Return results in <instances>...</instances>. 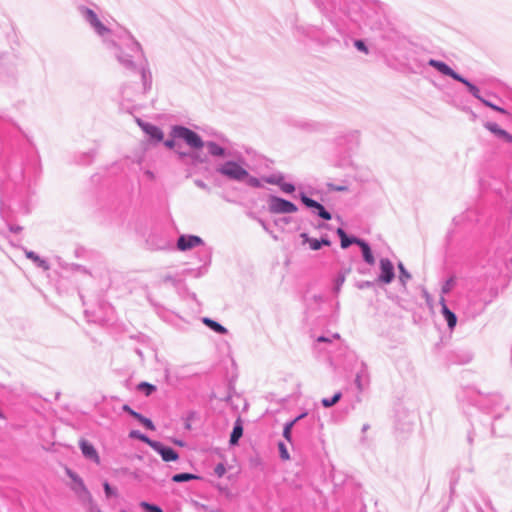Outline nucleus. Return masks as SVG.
Masks as SVG:
<instances>
[{
  "mask_svg": "<svg viewBox=\"0 0 512 512\" xmlns=\"http://www.w3.org/2000/svg\"><path fill=\"white\" fill-rule=\"evenodd\" d=\"M81 18L91 27V29L100 36L108 47L115 49L114 55L118 62L128 71L137 73L142 82V90L132 92L128 85H124L121 89L123 101L131 102L138 95L146 94L152 87V74L145 59L141 44L126 29L113 31L101 22L97 13L84 5L77 8ZM122 109L132 112L134 106L125 107L124 102L121 103Z\"/></svg>",
  "mask_w": 512,
  "mask_h": 512,
  "instance_id": "obj_1",
  "label": "nucleus"
},
{
  "mask_svg": "<svg viewBox=\"0 0 512 512\" xmlns=\"http://www.w3.org/2000/svg\"><path fill=\"white\" fill-rule=\"evenodd\" d=\"M484 127L503 141L512 143V135L506 130L501 129L496 123L487 122Z\"/></svg>",
  "mask_w": 512,
  "mask_h": 512,
  "instance_id": "obj_16",
  "label": "nucleus"
},
{
  "mask_svg": "<svg viewBox=\"0 0 512 512\" xmlns=\"http://www.w3.org/2000/svg\"><path fill=\"white\" fill-rule=\"evenodd\" d=\"M399 269L401 271V281L405 284L406 280L410 279V275L405 271L404 266L400 263Z\"/></svg>",
  "mask_w": 512,
  "mask_h": 512,
  "instance_id": "obj_49",
  "label": "nucleus"
},
{
  "mask_svg": "<svg viewBox=\"0 0 512 512\" xmlns=\"http://www.w3.org/2000/svg\"><path fill=\"white\" fill-rule=\"evenodd\" d=\"M202 322L206 327H208L217 334L225 335L228 333L227 328H225L222 324L209 317H203Z\"/></svg>",
  "mask_w": 512,
  "mask_h": 512,
  "instance_id": "obj_23",
  "label": "nucleus"
},
{
  "mask_svg": "<svg viewBox=\"0 0 512 512\" xmlns=\"http://www.w3.org/2000/svg\"><path fill=\"white\" fill-rule=\"evenodd\" d=\"M63 268L66 270H69V271H76V272H80L83 274H89L86 267H84L83 265H80V264H76V263L66 264L65 266H63Z\"/></svg>",
  "mask_w": 512,
  "mask_h": 512,
  "instance_id": "obj_35",
  "label": "nucleus"
},
{
  "mask_svg": "<svg viewBox=\"0 0 512 512\" xmlns=\"http://www.w3.org/2000/svg\"><path fill=\"white\" fill-rule=\"evenodd\" d=\"M320 241H321L322 247L323 246H330L331 245V240H330V238H329V236L327 234L322 235L321 238H320Z\"/></svg>",
  "mask_w": 512,
  "mask_h": 512,
  "instance_id": "obj_52",
  "label": "nucleus"
},
{
  "mask_svg": "<svg viewBox=\"0 0 512 512\" xmlns=\"http://www.w3.org/2000/svg\"><path fill=\"white\" fill-rule=\"evenodd\" d=\"M103 489L107 498H111L117 494V489L111 486L107 481L104 482Z\"/></svg>",
  "mask_w": 512,
  "mask_h": 512,
  "instance_id": "obj_40",
  "label": "nucleus"
},
{
  "mask_svg": "<svg viewBox=\"0 0 512 512\" xmlns=\"http://www.w3.org/2000/svg\"><path fill=\"white\" fill-rule=\"evenodd\" d=\"M243 423L240 418H238L233 425L232 432L230 434L229 444L230 446H236L239 444L240 438L243 436Z\"/></svg>",
  "mask_w": 512,
  "mask_h": 512,
  "instance_id": "obj_21",
  "label": "nucleus"
},
{
  "mask_svg": "<svg viewBox=\"0 0 512 512\" xmlns=\"http://www.w3.org/2000/svg\"><path fill=\"white\" fill-rule=\"evenodd\" d=\"M359 138L360 133L358 130H347L335 138V143L347 150H352L358 145Z\"/></svg>",
  "mask_w": 512,
  "mask_h": 512,
  "instance_id": "obj_10",
  "label": "nucleus"
},
{
  "mask_svg": "<svg viewBox=\"0 0 512 512\" xmlns=\"http://www.w3.org/2000/svg\"><path fill=\"white\" fill-rule=\"evenodd\" d=\"M146 244L151 250H165L170 247L171 242L165 232L156 229L150 232Z\"/></svg>",
  "mask_w": 512,
  "mask_h": 512,
  "instance_id": "obj_8",
  "label": "nucleus"
},
{
  "mask_svg": "<svg viewBox=\"0 0 512 512\" xmlns=\"http://www.w3.org/2000/svg\"><path fill=\"white\" fill-rule=\"evenodd\" d=\"M254 218L258 221V223L263 227V229L265 231H268V226H267L266 222L263 219L256 218V217H254Z\"/></svg>",
  "mask_w": 512,
  "mask_h": 512,
  "instance_id": "obj_61",
  "label": "nucleus"
},
{
  "mask_svg": "<svg viewBox=\"0 0 512 512\" xmlns=\"http://www.w3.org/2000/svg\"><path fill=\"white\" fill-rule=\"evenodd\" d=\"M345 277L343 275H339L336 279V289L338 290L339 287L344 283Z\"/></svg>",
  "mask_w": 512,
  "mask_h": 512,
  "instance_id": "obj_59",
  "label": "nucleus"
},
{
  "mask_svg": "<svg viewBox=\"0 0 512 512\" xmlns=\"http://www.w3.org/2000/svg\"><path fill=\"white\" fill-rule=\"evenodd\" d=\"M122 410L126 413H128L131 417H133V415L135 414V410L132 409L128 404H124L122 406Z\"/></svg>",
  "mask_w": 512,
  "mask_h": 512,
  "instance_id": "obj_54",
  "label": "nucleus"
},
{
  "mask_svg": "<svg viewBox=\"0 0 512 512\" xmlns=\"http://www.w3.org/2000/svg\"><path fill=\"white\" fill-rule=\"evenodd\" d=\"M175 139H176V138H173V137H171L170 139H166V140L164 141V145H165V147H167L168 149H174V148H175V146H176Z\"/></svg>",
  "mask_w": 512,
  "mask_h": 512,
  "instance_id": "obj_50",
  "label": "nucleus"
},
{
  "mask_svg": "<svg viewBox=\"0 0 512 512\" xmlns=\"http://www.w3.org/2000/svg\"><path fill=\"white\" fill-rule=\"evenodd\" d=\"M177 153L179 155V158H181V159L186 158V157H191L193 159H196L195 155L192 154V153H189V152H181V151H179Z\"/></svg>",
  "mask_w": 512,
  "mask_h": 512,
  "instance_id": "obj_56",
  "label": "nucleus"
},
{
  "mask_svg": "<svg viewBox=\"0 0 512 512\" xmlns=\"http://www.w3.org/2000/svg\"><path fill=\"white\" fill-rule=\"evenodd\" d=\"M195 185L200 188V189H203V190H209V187L208 185L203 181V180H200V179H196L194 181Z\"/></svg>",
  "mask_w": 512,
  "mask_h": 512,
  "instance_id": "obj_51",
  "label": "nucleus"
},
{
  "mask_svg": "<svg viewBox=\"0 0 512 512\" xmlns=\"http://www.w3.org/2000/svg\"><path fill=\"white\" fill-rule=\"evenodd\" d=\"M138 390L143 392L146 396H150L156 391V386L148 382H140L137 386Z\"/></svg>",
  "mask_w": 512,
  "mask_h": 512,
  "instance_id": "obj_33",
  "label": "nucleus"
},
{
  "mask_svg": "<svg viewBox=\"0 0 512 512\" xmlns=\"http://www.w3.org/2000/svg\"><path fill=\"white\" fill-rule=\"evenodd\" d=\"M136 122H137L138 126L142 129V131H143V132H144V128H145V126H146V125H150V124H151V123L146 122V121H144V120H142V119H140V118H137V119H136Z\"/></svg>",
  "mask_w": 512,
  "mask_h": 512,
  "instance_id": "obj_58",
  "label": "nucleus"
},
{
  "mask_svg": "<svg viewBox=\"0 0 512 512\" xmlns=\"http://www.w3.org/2000/svg\"><path fill=\"white\" fill-rule=\"evenodd\" d=\"M203 245V239L200 236L192 234H182L178 237L176 242V247L179 251H188Z\"/></svg>",
  "mask_w": 512,
  "mask_h": 512,
  "instance_id": "obj_11",
  "label": "nucleus"
},
{
  "mask_svg": "<svg viewBox=\"0 0 512 512\" xmlns=\"http://www.w3.org/2000/svg\"><path fill=\"white\" fill-rule=\"evenodd\" d=\"M80 449L85 458L95 461L96 463L99 462L98 453L95 447L90 442L82 440L80 442Z\"/></svg>",
  "mask_w": 512,
  "mask_h": 512,
  "instance_id": "obj_20",
  "label": "nucleus"
},
{
  "mask_svg": "<svg viewBox=\"0 0 512 512\" xmlns=\"http://www.w3.org/2000/svg\"><path fill=\"white\" fill-rule=\"evenodd\" d=\"M145 175L150 179V180H153L155 178V175L152 171L150 170H146L145 171Z\"/></svg>",
  "mask_w": 512,
  "mask_h": 512,
  "instance_id": "obj_63",
  "label": "nucleus"
},
{
  "mask_svg": "<svg viewBox=\"0 0 512 512\" xmlns=\"http://www.w3.org/2000/svg\"><path fill=\"white\" fill-rule=\"evenodd\" d=\"M457 81L463 83L468 88L470 93H472L473 96H475L477 99H479L480 101L484 100L479 94V89L475 85L470 83L468 80L460 76V79H457Z\"/></svg>",
  "mask_w": 512,
  "mask_h": 512,
  "instance_id": "obj_32",
  "label": "nucleus"
},
{
  "mask_svg": "<svg viewBox=\"0 0 512 512\" xmlns=\"http://www.w3.org/2000/svg\"><path fill=\"white\" fill-rule=\"evenodd\" d=\"M214 473L218 477H222L226 473V467L223 463H218L214 468Z\"/></svg>",
  "mask_w": 512,
  "mask_h": 512,
  "instance_id": "obj_44",
  "label": "nucleus"
},
{
  "mask_svg": "<svg viewBox=\"0 0 512 512\" xmlns=\"http://www.w3.org/2000/svg\"><path fill=\"white\" fill-rule=\"evenodd\" d=\"M196 478H197V476L194 474L183 472V473L174 474L172 476V481L176 482V483H183V482H188V481H190L192 479H196Z\"/></svg>",
  "mask_w": 512,
  "mask_h": 512,
  "instance_id": "obj_31",
  "label": "nucleus"
},
{
  "mask_svg": "<svg viewBox=\"0 0 512 512\" xmlns=\"http://www.w3.org/2000/svg\"><path fill=\"white\" fill-rule=\"evenodd\" d=\"M454 285V280L453 279H449L448 281H446V283L442 286V292L444 294H447L451 291L452 287Z\"/></svg>",
  "mask_w": 512,
  "mask_h": 512,
  "instance_id": "obj_48",
  "label": "nucleus"
},
{
  "mask_svg": "<svg viewBox=\"0 0 512 512\" xmlns=\"http://www.w3.org/2000/svg\"><path fill=\"white\" fill-rule=\"evenodd\" d=\"M170 136L183 140L192 149L199 150L204 147V141L201 136L183 125H173L171 127Z\"/></svg>",
  "mask_w": 512,
  "mask_h": 512,
  "instance_id": "obj_4",
  "label": "nucleus"
},
{
  "mask_svg": "<svg viewBox=\"0 0 512 512\" xmlns=\"http://www.w3.org/2000/svg\"><path fill=\"white\" fill-rule=\"evenodd\" d=\"M279 188L286 194H292L296 190V187L293 183L285 182L284 180Z\"/></svg>",
  "mask_w": 512,
  "mask_h": 512,
  "instance_id": "obj_41",
  "label": "nucleus"
},
{
  "mask_svg": "<svg viewBox=\"0 0 512 512\" xmlns=\"http://www.w3.org/2000/svg\"><path fill=\"white\" fill-rule=\"evenodd\" d=\"M367 378L364 376L363 371L357 373L355 377V384L359 391H362L366 385Z\"/></svg>",
  "mask_w": 512,
  "mask_h": 512,
  "instance_id": "obj_36",
  "label": "nucleus"
},
{
  "mask_svg": "<svg viewBox=\"0 0 512 512\" xmlns=\"http://www.w3.org/2000/svg\"><path fill=\"white\" fill-rule=\"evenodd\" d=\"M284 179H285V176L281 172L273 173L271 175L263 177L264 182L271 184V185H277L279 187L281 186Z\"/></svg>",
  "mask_w": 512,
  "mask_h": 512,
  "instance_id": "obj_28",
  "label": "nucleus"
},
{
  "mask_svg": "<svg viewBox=\"0 0 512 512\" xmlns=\"http://www.w3.org/2000/svg\"><path fill=\"white\" fill-rule=\"evenodd\" d=\"M331 188L335 191H344L347 189L345 186H331Z\"/></svg>",
  "mask_w": 512,
  "mask_h": 512,
  "instance_id": "obj_64",
  "label": "nucleus"
},
{
  "mask_svg": "<svg viewBox=\"0 0 512 512\" xmlns=\"http://www.w3.org/2000/svg\"><path fill=\"white\" fill-rule=\"evenodd\" d=\"M318 343H322V342H325V343H330L331 342V339L329 337H326V336H319L316 340Z\"/></svg>",
  "mask_w": 512,
  "mask_h": 512,
  "instance_id": "obj_60",
  "label": "nucleus"
},
{
  "mask_svg": "<svg viewBox=\"0 0 512 512\" xmlns=\"http://www.w3.org/2000/svg\"><path fill=\"white\" fill-rule=\"evenodd\" d=\"M336 233L340 238V245L342 249H347L353 244L360 246L361 242L364 241V239L356 237L354 235H347L345 230L341 227L337 228Z\"/></svg>",
  "mask_w": 512,
  "mask_h": 512,
  "instance_id": "obj_14",
  "label": "nucleus"
},
{
  "mask_svg": "<svg viewBox=\"0 0 512 512\" xmlns=\"http://www.w3.org/2000/svg\"><path fill=\"white\" fill-rule=\"evenodd\" d=\"M279 222H283L284 224H288L290 222V218L289 217H283L281 219H279V221H276V225L279 224Z\"/></svg>",
  "mask_w": 512,
  "mask_h": 512,
  "instance_id": "obj_62",
  "label": "nucleus"
},
{
  "mask_svg": "<svg viewBox=\"0 0 512 512\" xmlns=\"http://www.w3.org/2000/svg\"><path fill=\"white\" fill-rule=\"evenodd\" d=\"M394 277L393 265L386 261V283H389Z\"/></svg>",
  "mask_w": 512,
  "mask_h": 512,
  "instance_id": "obj_43",
  "label": "nucleus"
},
{
  "mask_svg": "<svg viewBox=\"0 0 512 512\" xmlns=\"http://www.w3.org/2000/svg\"><path fill=\"white\" fill-rule=\"evenodd\" d=\"M151 448L157 452L165 462L176 461L179 458V454L174 448L167 446L160 441L155 440Z\"/></svg>",
  "mask_w": 512,
  "mask_h": 512,
  "instance_id": "obj_13",
  "label": "nucleus"
},
{
  "mask_svg": "<svg viewBox=\"0 0 512 512\" xmlns=\"http://www.w3.org/2000/svg\"><path fill=\"white\" fill-rule=\"evenodd\" d=\"M66 473L68 477L72 480V489L76 493H88L82 478L77 473L68 468L66 469Z\"/></svg>",
  "mask_w": 512,
  "mask_h": 512,
  "instance_id": "obj_17",
  "label": "nucleus"
},
{
  "mask_svg": "<svg viewBox=\"0 0 512 512\" xmlns=\"http://www.w3.org/2000/svg\"><path fill=\"white\" fill-rule=\"evenodd\" d=\"M203 258H204V263H205L203 267H200L197 270L185 269L180 274H175V275L166 274V275H163L160 278V280H159V284L160 285L169 284L172 287L177 289V288H179L182 285L183 280H184V278H183L184 276H186V275H188L190 273H193L195 277H201L202 275H204L206 273L207 266L211 262V254H210V252L205 251L204 254H203Z\"/></svg>",
  "mask_w": 512,
  "mask_h": 512,
  "instance_id": "obj_3",
  "label": "nucleus"
},
{
  "mask_svg": "<svg viewBox=\"0 0 512 512\" xmlns=\"http://www.w3.org/2000/svg\"><path fill=\"white\" fill-rule=\"evenodd\" d=\"M129 438L131 439H137L147 445H149L150 447L153 445L154 441L153 439L149 438L147 435H145L144 433L140 432L139 430H131L129 432Z\"/></svg>",
  "mask_w": 512,
  "mask_h": 512,
  "instance_id": "obj_27",
  "label": "nucleus"
},
{
  "mask_svg": "<svg viewBox=\"0 0 512 512\" xmlns=\"http://www.w3.org/2000/svg\"><path fill=\"white\" fill-rule=\"evenodd\" d=\"M307 416H308V413L303 412V413L299 414L298 416H296L291 421H288L285 423L282 435L285 438V440L287 442H289L292 446H293V435H292L293 428L296 427V434H298L300 431V428L302 426L301 421L304 420L305 418H307Z\"/></svg>",
  "mask_w": 512,
  "mask_h": 512,
  "instance_id": "obj_12",
  "label": "nucleus"
},
{
  "mask_svg": "<svg viewBox=\"0 0 512 512\" xmlns=\"http://www.w3.org/2000/svg\"><path fill=\"white\" fill-rule=\"evenodd\" d=\"M133 418L136 419L145 429L154 431L156 429L153 421L139 412H135Z\"/></svg>",
  "mask_w": 512,
  "mask_h": 512,
  "instance_id": "obj_26",
  "label": "nucleus"
},
{
  "mask_svg": "<svg viewBox=\"0 0 512 512\" xmlns=\"http://www.w3.org/2000/svg\"><path fill=\"white\" fill-rule=\"evenodd\" d=\"M217 138L219 139V141L222 144H224L226 146L230 145V143H231L230 140L227 137H225L223 134L217 135Z\"/></svg>",
  "mask_w": 512,
  "mask_h": 512,
  "instance_id": "obj_55",
  "label": "nucleus"
},
{
  "mask_svg": "<svg viewBox=\"0 0 512 512\" xmlns=\"http://www.w3.org/2000/svg\"><path fill=\"white\" fill-rule=\"evenodd\" d=\"M268 210L272 214H290L298 211V207L291 201L276 195L267 199Z\"/></svg>",
  "mask_w": 512,
  "mask_h": 512,
  "instance_id": "obj_6",
  "label": "nucleus"
},
{
  "mask_svg": "<svg viewBox=\"0 0 512 512\" xmlns=\"http://www.w3.org/2000/svg\"><path fill=\"white\" fill-rule=\"evenodd\" d=\"M136 122H137L138 126L142 129V131H143V132H144V128H145V126H146V125H150V124H151V123L146 122V121H144V120H142V119H140V118H137V119H136Z\"/></svg>",
  "mask_w": 512,
  "mask_h": 512,
  "instance_id": "obj_57",
  "label": "nucleus"
},
{
  "mask_svg": "<svg viewBox=\"0 0 512 512\" xmlns=\"http://www.w3.org/2000/svg\"><path fill=\"white\" fill-rule=\"evenodd\" d=\"M204 146L207 148L208 153L213 157H232L244 162V159L240 153L233 151L229 148L220 146L214 141L204 142Z\"/></svg>",
  "mask_w": 512,
  "mask_h": 512,
  "instance_id": "obj_9",
  "label": "nucleus"
},
{
  "mask_svg": "<svg viewBox=\"0 0 512 512\" xmlns=\"http://www.w3.org/2000/svg\"><path fill=\"white\" fill-rule=\"evenodd\" d=\"M443 315L447 321L448 327L453 329L457 323L456 315L447 307V305H443Z\"/></svg>",
  "mask_w": 512,
  "mask_h": 512,
  "instance_id": "obj_29",
  "label": "nucleus"
},
{
  "mask_svg": "<svg viewBox=\"0 0 512 512\" xmlns=\"http://www.w3.org/2000/svg\"><path fill=\"white\" fill-rule=\"evenodd\" d=\"M216 172L229 180L244 182L248 177V171L238 161L228 160L216 167Z\"/></svg>",
  "mask_w": 512,
  "mask_h": 512,
  "instance_id": "obj_5",
  "label": "nucleus"
},
{
  "mask_svg": "<svg viewBox=\"0 0 512 512\" xmlns=\"http://www.w3.org/2000/svg\"><path fill=\"white\" fill-rule=\"evenodd\" d=\"M342 398V393L340 391L334 393V395L331 398H323L321 400V404L325 408H330L337 404Z\"/></svg>",
  "mask_w": 512,
  "mask_h": 512,
  "instance_id": "obj_30",
  "label": "nucleus"
},
{
  "mask_svg": "<svg viewBox=\"0 0 512 512\" xmlns=\"http://www.w3.org/2000/svg\"><path fill=\"white\" fill-rule=\"evenodd\" d=\"M96 151L90 150L88 152L82 153L79 157L78 162L82 165H89L92 163L94 157H95Z\"/></svg>",
  "mask_w": 512,
  "mask_h": 512,
  "instance_id": "obj_34",
  "label": "nucleus"
},
{
  "mask_svg": "<svg viewBox=\"0 0 512 512\" xmlns=\"http://www.w3.org/2000/svg\"><path fill=\"white\" fill-rule=\"evenodd\" d=\"M482 102H483L486 106H488V107L492 108V109H493V110H495V111H498V112L503 113V114H508L506 110H504L503 108H501V107H499V106H496V105L492 104L491 102H489V101H487V100H482Z\"/></svg>",
  "mask_w": 512,
  "mask_h": 512,
  "instance_id": "obj_47",
  "label": "nucleus"
},
{
  "mask_svg": "<svg viewBox=\"0 0 512 512\" xmlns=\"http://www.w3.org/2000/svg\"><path fill=\"white\" fill-rule=\"evenodd\" d=\"M144 133L149 137V140L155 143H159L164 139L163 131L156 125L150 124L146 125L144 128Z\"/></svg>",
  "mask_w": 512,
  "mask_h": 512,
  "instance_id": "obj_19",
  "label": "nucleus"
},
{
  "mask_svg": "<svg viewBox=\"0 0 512 512\" xmlns=\"http://www.w3.org/2000/svg\"><path fill=\"white\" fill-rule=\"evenodd\" d=\"M354 46L360 52H363L365 54L369 53V48H368L365 40H363V39L354 40Z\"/></svg>",
  "mask_w": 512,
  "mask_h": 512,
  "instance_id": "obj_38",
  "label": "nucleus"
},
{
  "mask_svg": "<svg viewBox=\"0 0 512 512\" xmlns=\"http://www.w3.org/2000/svg\"><path fill=\"white\" fill-rule=\"evenodd\" d=\"M278 451H279V456L282 460L290 459V454H289L288 449L284 442L280 441L278 443Z\"/></svg>",
  "mask_w": 512,
  "mask_h": 512,
  "instance_id": "obj_37",
  "label": "nucleus"
},
{
  "mask_svg": "<svg viewBox=\"0 0 512 512\" xmlns=\"http://www.w3.org/2000/svg\"><path fill=\"white\" fill-rule=\"evenodd\" d=\"M298 198L300 199L301 203L311 211L313 215H316L326 221L332 219V214L320 202L307 196L305 192H300L298 194Z\"/></svg>",
  "mask_w": 512,
  "mask_h": 512,
  "instance_id": "obj_7",
  "label": "nucleus"
},
{
  "mask_svg": "<svg viewBox=\"0 0 512 512\" xmlns=\"http://www.w3.org/2000/svg\"><path fill=\"white\" fill-rule=\"evenodd\" d=\"M244 181L250 187H253V188H261L262 187L260 179H258L257 177L251 176L249 174H248V177Z\"/></svg>",
  "mask_w": 512,
  "mask_h": 512,
  "instance_id": "obj_39",
  "label": "nucleus"
},
{
  "mask_svg": "<svg viewBox=\"0 0 512 512\" xmlns=\"http://www.w3.org/2000/svg\"><path fill=\"white\" fill-rule=\"evenodd\" d=\"M26 258L31 260L37 267L47 271L50 269V264L46 259L41 258L34 251L28 250L27 248H23Z\"/></svg>",
  "mask_w": 512,
  "mask_h": 512,
  "instance_id": "obj_18",
  "label": "nucleus"
},
{
  "mask_svg": "<svg viewBox=\"0 0 512 512\" xmlns=\"http://www.w3.org/2000/svg\"><path fill=\"white\" fill-rule=\"evenodd\" d=\"M318 7L321 12L332 22L337 24V21H343L344 17L356 22L354 16V9L357 4L352 0H319Z\"/></svg>",
  "mask_w": 512,
  "mask_h": 512,
  "instance_id": "obj_2",
  "label": "nucleus"
},
{
  "mask_svg": "<svg viewBox=\"0 0 512 512\" xmlns=\"http://www.w3.org/2000/svg\"><path fill=\"white\" fill-rule=\"evenodd\" d=\"M302 244H308L309 248L313 251H318L322 248L320 239L310 237L307 233L303 232L300 234Z\"/></svg>",
  "mask_w": 512,
  "mask_h": 512,
  "instance_id": "obj_25",
  "label": "nucleus"
},
{
  "mask_svg": "<svg viewBox=\"0 0 512 512\" xmlns=\"http://www.w3.org/2000/svg\"><path fill=\"white\" fill-rule=\"evenodd\" d=\"M140 505L146 510V512H163V510L155 504H149L148 502L143 501Z\"/></svg>",
  "mask_w": 512,
  "mask_h": 512,
  "instance_id": "obj_42",
  "label": "nucleus"
},
{
  "mask_svg": "<svg viewBox=\"0 0 512 512\" xmlns=\"http://www.w3.org/2000/svg\"><path fill=\"white\" fill-rule=\"evenodd\" d=\"M160 317L164 320V321H167V322H170V323H173L174 319L177 318V316L169 313V312H166V311H163L162 313H159Z\"/></svg>",
  "mask_w": 512,
  "mask_h": 512,
  "instance_id": "obj_46",
  "label": "nucleus"
},
{
  "mask_svg": "<svg viewBox=\"0 0 512 512\" xmlns=\"http://www.w3.org/2000/svg\"><path fill=\"white\" fill-rule=\"evenodd\" d=\"M22 227L19 226V225H16V224H9V230L12 232V233H19L22 231Z\"/></svg>",
  "mask_w": 512,
  "mask_h": 512,
  "instance_id": "obj_53",
  "label": "nucleus"
},
{
  "mask_svg": "<svg viewBox=\"0 0 512 512\" xmlns=\"http://www.w3.org/2000/svg\"><path fill=\"white\" fill-rule=\"evenodd\" d=\"M379 274L377 276V279L375 281H358L356 283V287L358 289H366L370 287H374L375 285H381L384 283V258L379 259Z\"/></svg>",
  "mask_w": 512,
  "mask_h": 512,
  "instance_id": "obj_15",
  "label": "nucleus"
},
{
  "mask_svg": "<svg viewBox=\"0 0 512 512\" xmlns=\"http://www.w3.org/2000/svg\"><path fill=\"white\" fill-rule=\"evenodd\" d=\"M359 248L361 250V254H362V258H363L364 262L368 265H374L375 258H374V254L372 252V249H371L369 243L364 240L363 242H361V245L359 246Z\"/></svg>",
  "mask_w": 512,
  "mask_h": 512,
  "instance_id": "obj_24",
  "label": "nucleus"
},
{
  "mask_svg": "<svg viewBox=\"0 0 512 512\" xmlns=\"http://www.w3.org/2000/svg\"><path fill=\"white\" fill-rule=\"evenodd\" d=\"M429 65L437 69L439 72H441L444 75L450 76L453 79L457 80L460 79V75L454 72L447 64L441 61L437 60H430Z\"/></svg>",
  "mask_w": 512,
  "mask_h": 512,
  "instance_id": "obj_22",
  "label": "nucleus"
},
{
  "mask_svg": "<svg viewBox=\"0 0 512 512\" xmlns=\"http://www.w3.org/2000/svg\"><path fill=\"white\" fill-rule=\"evenodd\" d=\"M322 126L323 125L318 122H307L305 123L304 127L310 131H319L322 128Z\"/></svg>",
  "mask_w": 512,
  "mask_h": 512,
  "instance_id": "obj_45",
  "label": "nucleus"
}]
</instances>
